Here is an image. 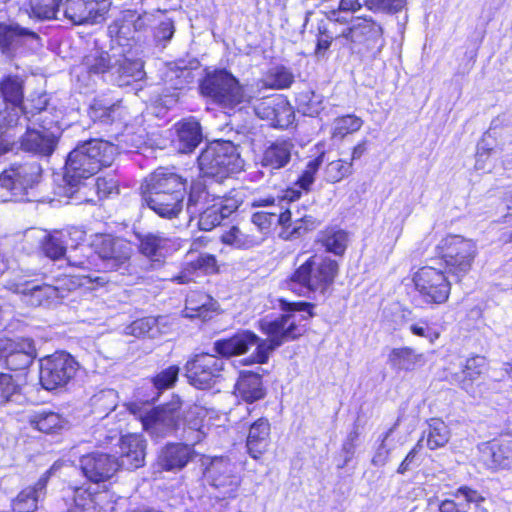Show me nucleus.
Wrapping results in <instances>:
<instances>
[{
    "label": "nucleus",
    "mask_w": 512,
    "mask_h": 512,
    "mask_svg": "<svg viewBox=\"0 0 512 512\" xmlns=\"http://www.w3.org/2000/svg\"><path fill=\"white\" fill-rule=\"evenodd\" d=\"M284 311L274 319L264 318L258 322L260 331L267 336L263 339L250 330H243L230 338L217 340L214 350L224 357L246 353L255 346L254 353L244 360L245 364L267 363L271 353L282 344L293 341L306 331L307 321L313 317L314 305L307 302L281 301Z\"/></svg>",
    "instance_id": "f257e3e1"
},
{
    "label": "nucleus",
    "mask_w": 512,
    "mask_h": 512,
    "mask_svg": "<svg viewBox=\"0 0 512 512\" xmlns=\"http://www.w3.org/2000/svg\"><path fill=\"white\" fill-rule=\"evenodd\" d=\"M116 147L109 141L90 139L79 143L68 155L63 182L65 195L71 197L83 179L96 174L102 166H109Z\"/></svg>",
    "instance_id": "f03ea898"
},
{
    "label": "nucleus",
    "mask_w": 512,
    "mask_h": 512,
    "mask_svg": "<svg viewBox=\"0 0 512 512\" xmlns=\"http://www.w3.org/2000/svg\"><path fill=\"white\" fill-rule=\"evenodd\" d=\"M294 272L286 280L287 288L295 294L310 297L313 293L324 295L338 275L339 265L330 257L307 252L298 253Z\"/></svg>",
    "instance_id": "7ed1b4c3"
},
{
    "label": "nucleus",
    "mask_w": 512,
    "mask_h": 512,
    "mask_svg": "<svg viewBox=\"0 0 512 512\" xmlns=\"http://www.w3.org/2000/svg\"><path fill=\"white\" fill-rule=\"evenodd\" d=\"M200 90L204 96L229 110H241L251 100L239 81L225 69L207 72L200 83Z\"/></svg>",
    "instance_id": "20e7f679"
},
{
    "label": "nucleus",
    "mask_w": 512,
    "mask_h": 512,
    "mask_svg": "<svg viewBox=\"0 0 512 512\" xmlns=\"http://www.w3.org/2000/svg\"><path fill=\"white\" fill-rule=\"evenodd\" d=\"M198 165L204 176L223 179L240 171L244 161L231 141H214L201 152Z\"/></svg>",
    "instance_id": "39448f33"
},
{
    "label": "nucleus",
    "mask_w": 512,
    "mask_h": 512,
    "mask_svg": "<svg viewBox=\"0 0 512 512\" xmlns=\"http://www.w3.org/2000/svg\"><path fill=\"white\" fill-rule=\"evenodd\" d=\"M437 248L445 263L446 272L457 281L470 272L478 255L477 243L461 235H447L441 239Z\"/></svg>",
    "instance_id": "423d86ee"
},
{
    "label": "nucleus",
    "mask_w": 512,
    "mask_h": 512,
    "mask_svg": "<svg viewBox=\"0 0 512 512\" xmlns=\"http://www.w3.org/2000/svg\"><path fill=\"white\" fill-rule=\"evenodd\" d=\"M79 369L78 362L66 352H55L40 360V383L46 390L67 385Z\"/></svg>",
    "instance_id": "0eeeda50"
},
{
    "label": "nucleus",
    "mask_w": 512,
    "mask_h": 512,
    "mask_svg": "<svg viewBox=\"0 0 512 512\" xmlns=\"http://www.w3.org/2000/svg\"><path fill=\"white\" fill-rule=\"evenodd\" d=\"M41 175V167L36 162L13 164L0 174V187L10 192V198L4 201L26 200L28 188H32Z\"/></svg>",
    "instance_id": "6e6552de"
},
{
    "label": "nucleus",
    "mask_w": 512,
    "mask_h": 512,
    "mask_svg": "<svg viewBox=\"0 0 512 512\" xmlns=\"http://www.w3.org/2000/svg\"><path fill=\"white\" fill-rule=\"evenodd\" d=\"M92 248L107 272L126 268L132 255V247L128 241L110 234L95 235Z\"/></svg>",
    "instance_id": "1a4fd4ad"
},
{
    "label": "nucleus",
    "mask_w": 512,
    "mask_h": 512,
    "mask_svg": "<svg viewBox=\"0 0 512 512\" xmlns=\"http://www.w3.org/2000/svg\"><path fill=\"white\" fill-rule=\"evenodd\" d=\"M225 361L214 354H196L185 364L188 382L198 389L211 388L221 377Z\"/></svg>",
    "instance_id": "9d476101"
},
{
    "label": "nucleus",
    "mask_w": 512,
    "mask_h": 512,
    "mask_svg": "<svg viewBox=\"0 0 512 512\" xmlns=\"http://www.w3.org/2000/svg\"><path fill=\"white\" fill-rule=\"evenodd\" d=\"M413 282L426 303L442 304L449 297L451 284L441 270L430 266L422 267L414 274Z\"/></svg>",
    "instance_id": "9b49d317"
},
{
    "label": "nucleus",
    "mask_w": 512,
    "mask_h": 512,
    "mask_svg": "<svg viewBox=\"0 0 512 512\" xmlns=\"http://www.w3.org/2000/svg\"><path fill=\"white\" fill-rule=\"evenodd\" d=\"M180 409L179 398L152 409L142 417L143 428L156 438L171 435L180 429Z\"/></svg>",
    "instance_id": "f8f14e48"
},
{
    "label": "nucleus",
    "mask_w": 512,
    "mask_h": 512,
    "mask_svg": "<svg viewBox=\"0 0 512 512\" xmlns=\"http://www.w3.org/2000/svg\"><path fill=\"white\" fill-rule=\"evenodd\" d=\"M301 192L294 189H287L284 193L282 200H288L290 205L285 211L279 213L278 224L290 229L289 238H298L307 233L308 231L314 230L318 222L312 216L307 214L305 207L300 206L294 201L300 197Z\"/></svg>",
    "instance_id": "ddd939ff"
},
{
    "label": "nucleus",
    "mask_w": 512,
    "mask_h": 512,
    "mask_svg": "<svg viewBox=\"0 0 512 512\" xmlns=\"http://www.w3.org/2000/svg\"><path fill=\"white\" fill-rule=\"evenodd\" d=\"M0 93L5 103V108L0 109V126L14 128L19 124L24 101L23 81L17 76L5 77L0 82Z\"/></svg>",
    "instance_id": "4468645a"
},
{
    "label": "nucleus",
    "mask_w": 512,
    "mask_h": 512,
    "mask_svg": "<svg viewBox=\"0 0 512 512\" xmlns=\"http://www.w3.org/2000/svg\"><path fill=\"white\" fill-rule=\"evenodd\" d=\"M204 477L219 490L223 499L235 497L240 478L234 473V465L229 460L214 458L206 467Z\"/></svg>",
    "instance_id": "2eb2a0df"
},
{
    "label": "nucleus",
    "mask_w": 512,
    "mask_h": 512,
    "mask_svg": "<svg viewBox=\"0 0 512 512\" xmlns=\"http://www.w3.org/2000/svg\"><path fill=\"white\" fill-rule=\"evenodd\" d=\"M36 356L35 344L31 339H0V360H4L10 370L28 368Z\"/></svg>",
    "instance_id": "dca6fc26"
},
{
    "label": "nucleus",
    "mask_w": 512,
    "mask_h": 512,
    "mask_svg": "<svg viewBox=\"0 0 512 512\" xmlns=\"http://www.w3.org/2000/svg\"><path fill=\"white\" fill-rule=\"evenodd\" d=\"M110 5L108 0H65L61 3L64 16L76 25L100 22Z\"/></svg>",
    "instance_id": "f3484780"
},
{
    "label": "nucleus",
    "mask_w": 512,
    "mask_h": 512,
    "mask_svg": "<svg viewBox=\"0 0 512 512\" xmlns=\"http://www.w3.org/2000/svg\"><path fill=\"white\" fill-rule=\"evenodd\" d=\"M18 126L24 124L38 125L40 128L55 127L58 124V115L49 107L46 94L30 96L23 101Z\"/></svg>",
    "instance_id": "a211bd4d"
},
{
    "label": "nucleus",
    "mask_w": 512,
    "mask_h": 512,
    "mask_svg": "<svg viewBox=\"0 0 512 512\" xmlns=\"http://www.w3.org/2000/svg\"><path fill=\"white\" fill-rule=\"evenodd\" d=\"M80 469L84 477L93 483L109 480L118 471V459L110 454L92 452L80 457Z\"/></svg>",
    "instance_id": "6ab92c4d"
},
{
    "label": "nucleus",
    "mask_w": 512,
    "mask_h": 512,
    "mask_svg": "<svg viewBox=\"0 0 512 512\" xmlns=\"http://www.w3.org/2000/svg\"><path fill=\"white\" fill-rule=\"evenodd\" d=\"M25 134L21 137V149L42 156H50L57 145L59 127L40 128L38 125L24 124Z\"/></svg>",
    "instance_id": "aec40b11"
},
{
    "label": "nucleus",
    "mask_w": 512,
    "mask_h": 512,
    "mask_svg": "<svg viewBox=\"0 0 512 512\" xmlns=\"http://www.w3.org/2000/svg\"><path fill=\"white\" fill-rule=\"evenodd\" d=\"M85 239V232L79 228H69L47 233L42 242L41 251L51 260H59L66 255L69 247L77 248L78 244Z\"/></svg>",
    "instance_id": "412c9836"
},
{
    "label": "nucleus",
    "mask_w": 512,
    "mask_h": 512,
    "mask_svg": "<svg viewBox=\"0 0 512 512\" xmlns=\"http://www.w3.org/2000/svg\"><path fill=\"white\" fill-rule=\"evenodd\" d=\"M186 180L167 168L156 169L146 178L142 193H174L176 197H185Z\"/></svg>",
    "instance_id": "4be33fe9"
},
{
    "label": "nucleus",
    "mask_w": 512,
    "mask_h": 512,
    "mask_svg": "<svg viewBox=\"0 0 512 512\" xmlns=\"http://www.w3.org/2000/svg\"><path fill=\"white\" fill-rule=\"evenodd\" d=\"M382 27L369 19H357L342 32V36L354 43L365 44L369 49L379 51L384 40Z\"/></svg>",
    "instance_id": "5701e85b"
},
{
    "label": "nucleus",
    "mask_w": 512,
    "mask_h": 512,
    "mask_svg": "<svg viewBox=\"0 0 512 512\" xmlns=\"http://www.w3.org/2000/svg\"><path fill=\"white\" fill-rule=\"evenodd\" d=\"M10 289L21 294L22 301L32 307L51 306L64 297L62 290L49 284H15Z\"/></svg>",
    "instance_id": "b1692460"
},
{
    "label": "nucleus",
    "mask_w": 512,
    "mask_h": 512,
    "mask_svg": "<svg viewBox=\"0 0 512 512\" xmlns=\"http://www.w3.org/2000/svg\"><path fill=\"white\" fill-rule=\"evenodd\" d=\"M120 466L134 470L144 465L146 442L142 435L128 434L120 439Z\"/></svg>",
    "instance_id": "393cba45"
},
{
    "label": "nucleus",
    "mask_w": 512,
    "mask_h": 512,
    "mask_svg": "<svg viewBox=\"0 0 512 512\" xmlns=\"http://www.w3.org/2000/svg\"><path fill=\"white\" fill-rule=\"evenodd\" d=\"M453 499L443 500L439 505L440 512H470L478 510L485 498L468 486L459 487L453 494Z\"/></svg>",
    "instance_id": "a878e982"
},
{
    "label": "nucleus",
    "mask_w": 512,
    "mask_h": 512,
    "mask_svg": "<svg viewBox=\"0 0 512 512\" xmlns=\"http://www.w3.org/2000/svg\"><path fill=\"white\" fill-rule=\"evenodd\" d=\"M174 193H142L147 206L160 217L172 219L179 215L185 197H176Z\"/></svg>",
    "instance_id": "bb28decb"
},
{
    "label": "nucleus",
    "mask_w": 512,
    "mask_h": 512,
    "mask_svg": "<svg viewBox=\"0 0 512 512\" xmlns=\"http://www.w3.org/2000/svg\"><path fill=\"white\" fill-rule=\"evenodd\" d=\"M49 472L43 474L33 485L23 489L13 501L14 512H34L38 508V502L46 496V488Z\"/></svg>",
    "instance_id": "cd10ccee"
},
{
    "label": "nucleus",
    "mask_w": 512,
    "mask_h": 512,
    "mask_svg": "<svg viewBox=\"0 0 512 512\" xmlns=\"http://www.w3.org/2000/svg\"><path fill=\"white\" fill-rule=\"evenodd\" d=\"M175 129L176 138L173 142L180 153L192 152L202 141L200 123L194 118L178 122Z\"/></svg>",
    "instance_id": "c85d7f7f"
},
{
    "label": "nucleus",
    "mask_w": 512,
    "mask_h": 512,
    "mask_svg": "<svg viewBox=\"0 0 512 512\" xmlns=\"http://www.w3.org/2000/svg\"><path fill=\"white\" fill-rule=\"evenodd\" d=\"M205 417V411L198 405L190 406L183 413V417L180 416V426H183L182 438L195 445L203 440L205 432L203 431V420Z\"/></svg>",
    "instance_id": "c756f323"
},
{
    "label": "nucleus",
    "mask_w": 512,
    "mask_h": 512,
    "mask_svg": "<svg viewBox=\"0 0 512 512\" xmlns=\"http://www.w3.org/2000/svg\"><path fill=\"white\" fill-rule=\"evenodd\" d=\"M219 305L210 295L192 291L187 295L184 315L187 318H201L206 321L218 310Z\"/></svg>",
    "instance_id": "7c9ffc66"
},
{
    "label": "nucleus",
    "mask_w": 512,
    "mask_h": 512,
    "mask_svg": "<svg viewBox=\"0 0 512 512\" xmlns=\"http://www.w3.org/2000/svg\"><path fill=\"white\" fill-rule=\"evenodd\" d=\"M270 443V423L265 418H259L250 425L246 447L248 454L259 459L268 449Z\"/></svg>",
    "instance_id": "2f4dec72"
},
{
    "label": "nucleus",
    "mask_w": 512,
    "mask_h": 512,
    "mask_svg": "<svg viewBox=\"0 0 512 512\" xmlns=\"http://www.w3.org/2000/svg\"><path fill=\"white\" fill-rule=\"evenodd\" d=\"M190 443L168 444L159 455V464L166 471L183 469L192 459L194 450Z\"/></svg>",
    "instance_id": "473e14b6"
},
{
    "label": "nucleus",
    "mask_w": 512,
    "mask_h": 512,
    "mask_svg": "<svg viewBox=\"0 0 512 512\" xmlns=\"http://www.w3.org/2000/svg\"><path fill=\"white\" fill-rule=\"evenodd\" d=\"M26 38L38 39V35L14 22L0 23V50L3 54L11 55Z\"/></svg>",
    "instance_id": "72a5a7b5"
},
{
    "label": "nucleus",
    "mask_w": 512,
    "mask_h": 512,
    "mask_svg": "<svg viewBox=\"0 0 512 512\" xmlns=\"http://www.w3.org/2000/svg\"><path fill=\"white\" fill-rule=\"evenodd\" d=\"M139 59H128L124 55L113 54L112 73L117 75L119 86L129 85L132 81L142 80L145 72Z\"/></svg>",
    "instance_id": "f704fd0d"
},
{
    "label": "nucleus",
    "mask_w": 512,
    "mask_h": 512,
    "mask_svg": "<svg viewBox=\"0 0 512 512\" xmlns=\"http://www.w3.org/2000/svg\"><path fill=\"white\" fill-rule=\"evenodd\" d=\"M480 461L489 469L508 467L512 451L506 444L498 442H485L478 446Z\"/></svg>",
    "instance_id": "c9c22d12"
},
{
    "label": "nucleus",
    "mask_w": 512,
    "mask_h": 512,
    "mask_svg": "<svg viewBox=\"0 0 512 512\" xmlns=\"http://www.w3.org/2000/svg\"><path fill=\"white\" fill-rule=\"evenodd\" d=\"M294 149L292 141L277 140L264 150L261 164L270 169H281L291 161Z\"/></svg>",
    "instance_id": "e433bc0d"
},
{
    "label": "nucleus",
    "mask_w": 512,
    "mask_h": 512,
    "mask_svg": "<svg viewBox=\"0 0 512 512\" xmlns=\"http://www.w3.org/2000/svg\"><path fill=\"white\" fill-rule=\"evenodd\" d=\"M236 392L244 401L252 403L265 396L261 376L251 371H242L236 383Z\"/></svg>",
    "instance_id": "4c0bfd02"
},
{
    "label": "nucleus",
    "mask_w": 512,
    "mask_h": 512,
    "mask_svg": "<svg viewBox=\"0 0 512 512\" xmlns=\"http://www.w3.org/2000/svg\"><path fill=\"white\" fill-rule=\"evenodd\" d=\"M222 242L238 249H250L260 245L264 241L261 232H255L253 228L241 229L237 226L231 227L221 236Z\"/></svg>",
    "instance_id": "58836bf2"
},
{
    "label": "nucleus",
    "mask_w": 512,
    "mask_h": 512,
    "mask_svg": "<svg viewBox=\"0 0 512 512\" xmlns=\"http://www.w3.org/2000/svg\"><path fill=\"white\" fill-rule=\"evenodd\" d=\"M391 369L400 371H413L417 366L423 364V354L417 353L410 347L393 348L387 359Z\"/></svg>",
    "instance_id": "ea45409f"
},
{
    "label": "nucleus",
    "mask_w": 512,
    "mask_h": 512,
    "mask_svg": "<svg viewBox=\"0 0 512 512\" xmlns=\"http://www.w3.org/2000/svg\"><path fill=\"white\" fill-rule=\"evenodd\" d=\"M426 440V446L430 450H436L444 447L450 439V430L448 426L439 418H432L427 423V429L424 430L422 437Z\"/></svg>",
    "instance_id": "a19ab883"
},
{
    "label": "nucleus",
    "mask_w": 512,
    "mask_h": 512,
    "mask_svg": "<svg viewBox=\"0 0 512 512\" xmlns=\"http://www.w3.org/2000/svg\"><path fill=\"white\" fill-rule=\"evenodd\" d=\"M139 240V251L148 258L159 261L163 257V250L168 246L169 239L154 233L137 235Z\"/></svg>",
    "instance_id": "79ce46f5"
},
{
    "label": "nucleus",
    "mask_w": 512,
    "mask_h": 512,
    "mask_svg": "<svg viewBox=\"0 0 512 512\" xmlns=\"http://www.w3.org/2000/svg\"><path fill=\"white\" fill-rule=\"evenodd\" d=\"M83 65L89 74L100 75L112 71L113 55L100 49H94L84 57Z\"/></svg>",
    "instance_id": "37998d69"
},
{
    "label": "nucleus",
    "mask_w": 512,
    "mask_h": 512,
    "mask_svg": "<svg viewBox=\"0 0 512 512\" xmlns=\"http://www.w3.org/2000/svg\"><path fill=\"white\" fill-rule=\"evenodd\" d=\"M31 425L44 433H52L65 424L64 419L52 411H40L30 416Z\"/></svg>",
    "instance_id": "c03bdc74"
},
{
    "label": "nucleus",
    "mask_w": 512,
    "mask_h": 512,
    "mask_svg": "<svg viewBox=\"0 0 512 512\" xmlns=\"http://www.w3.org/2000/svg\"><path fill=\"white\" fill-rule=\"evenodd\" d=\"M298 110L306 116L314 117L323 110V96L312 90H304L296 97Z\"/></svg>",
    "instance_id": "a18cd8bd"
},
{
    "label": "nucleus",
    "mask_w": 512,
    "mask_h": 512,
    "mask_svg": "<svg viewBox=\"0 0 512 512\" xmlns=\"http://www.w3.org/2000/svg\"><path fill=\"white\" fill-rule=\"evenodd\" d=\"M318 241L328 252L342 255L347 247L348 235L343 230L329 229L321 233Z\"/></svg>",
    "instance_id": "49530a36"
},
{
    "label": "nucleus",
    "mask_w": 512,
    "mask_h": 512,
    "mask_svg": "<svg viewBox=\"0 0 512 512\" xmlns=\"http://www.w3.org/2000/svg\"><path fill=\"white\" fill-rule=\"evenodd\" d=\"M90 115L94 121H99L103 124H111L121 118L122 108L119 103L104 105L101 102H96L91 107Z\"/></svg>",
    "instance_id": "de8ad7c7"
},
{
    "label": "nucleus",
    "mask_w": 512,
    "mask_h": 512,
    "mask_svg": "<svg viewBox=\"0 0 512 512\" xmlns=\"http://www.w3.org/2000/svg\"><path fill=\"white\" fill-rule=\"evenodd\" d=\"M275 118H273V127L287 128L294 121V111L289 102L280 97L276 96L275 106Z\"/></svg>",
    "instance_id": "09e8293b"
},
{
    "label": "nucleus",
    "mask_w": 512,
    "mask_h": 512,
    "mask_svg": "<svg viewBox=\"0 0 512 512\" xmlns=\"http://www.w3.org/2000/svg\"><path fill=\"white\" fill-rule=\"evenodd\" d=\"M362 125V119L355 115H346L336 118L333 124V137L343 138L347 134L360 130Z\"/></svg>",
    "instance_id": "8fccbe9b"
},
{
    "label": "nucleus",
    "mask_w": 512,
    "mask_h": 512,
    "mask_svg": "<svg viewBox=\"0 0 512 512\" xmlns=\"http://www.w3.org/2000/svg\"><path fill=\"white\" fill-rule=\"evenodd\" d=\"M227 218L226 214L217 203L206 208L199 216V227L204 231H210L221 224Z\"/></svg>",
    "instance_id": "3c124183"
},
{
    "label": "nucleus",
    "mask_w": 512,
    "mask_h": 512,
    "mask_svg": "<svg viewBox=\"0 0 512 512\" xmlns=\"http://www.w3.org/2000/svg\"><path fill=\"white\" fill-rule=\"evenodd\" d=\"M116 392L112 389L102 390L91 398V405L99 413L108 415L117 406Z\"/></svg>",
    "instance_id": "603ef678"
},
{
    "label": "nucleus",
    "mask_w": 512,
    "mask_h": 512,
    "mask_svg": "<svg viewBox=\"0 0 512 512\" xmlns=\"http://www.w3.org/2000/svg\"><path fill=\"white\" fill-rule=\"evenodd\" d=\"M157 332V320L153 317L137 319L127 327V333L135 337H154Z\"/></svg>",
    "instance_id": "864d4df0"
},
{
    "label": "nucleus",
    "mask_w": 512,
    "mask_h": 512,
    "mask_svg": "<svg viewBox=\"0 0 512 512\" xmlns=\"http://www.w3.org/2000/svg\"><path fill=\"white\" fill-rule=\"evenodd\" d=\"M352 173V163L342 159L331 161L325 168L326 180L330 183H336Z\"/></svg>",
    "instance_id": "5fc2aeb1"
},
{
    "label": "nucleus",
    "mask_w": 512,
    "mask_h": 512,
    "mask_svg": "<svg viewBox=\"0 0 512 512\" xmlns=\"http://www.w3.org/2000/svg\"><path fill=\"white\" fill-rule=\"evenodd\" d=\"M486 360L482 356H474L468 358L463 368V374L465 376V380L462 381L461 387L467 389L469 382L477 379L481 374L485 367Z\"/></svg>",
    "instance_id": "6e6d98bb"
},
{
    "label": "nucleus",
    "mask_w": 512,
    "mask_h": 512,
    "mask_svg": "<svg viewBox=\"0 0 512 512\" xmlns=\"http://www.w3.org/2000/svg\"><path fill=\"white\" fill-rule=\"evenodd\" d=\"M322 155L310 160L302 174L296 181V185L304 191H309L315 181V175L322 164Z\"/></svg>",
    "instance_id": "4d7b16f0"
},
{
    "label": "nucleus",
    "mask_w": 512,
    "mask_h": 512,
    "mask_svg": "<svg viewBox=\"0 0 512 512\" xmlns=\"http://www.w3.org/2000/svg\"><path fill=\"white\" fill-rule=\"evenodd\" d=\"M268 80L271 87L285 89L293 83L294 75L290 69L284 66H277L269 71Z\"/></svg>",
    "instance_id": "13d9d810"
},
{
    "label": "nucleus",
    "mask_w": 512,
    "mask_h": 512,
    "mask_svg": "<svg viewBox=\"0 0 512 512\" xmlns=\"http://www.w3.org/2000/svg\"><path fill=\"white\" fill-rule=\"evenodd\" d=\"M45 239V231L37 228H32L25 231L22 241L21 250L27 254L34 253L41 250L42 242Z\"/></svg>",
    "instance_id": "bf43d9fd"
},
{
    "label": "nucleus",
    "mask_w": 512,
    "mask_h": 512,
    "mask_svg": "<svg viewBox=\"0 0 512 512\" xmlns=\"http://www.w3.org/2000/svg\"><path fill=\"white\" fill-rule=\"evenodd\" d=\"M180 368L177 365H171L161 370L152 382L157 390H165L174 386L179 376Z\"/></svg>",
    "instance_id": "052dcab7"
},
{
    "label": "nucleus",
    "mask_w": 512,
    "mask_h": 512,
    "mask_svg": "<svg viewBox=\"0 0 512 512\" xmlns=\"http://www.w3.org/2000/svg\"><path fill=\"white\" fill-rule=\"evenodd\" d=\"M19 386L8 373H0V407L5 406L18 394Z\"/></svg>",
    "instance_id": "680f3d73"
},
{
    "label": "nucleus",
    "mask_w": 512,
    "mask_h": 512,
    "mask_svg": "<svg viewBox=\"0 0 512 512\" xmlns=\"http://www.w3.org/2000/svg\"><path fill=\"white\" fill-rule=\"evenodd\" d=\"M62 1L63 0H49V3H38L32 5V14L41 20L56 18Z\"/></svg>",
    "instance_id": "e2e57ef3"
},
{
    "label": "nucleus",
    "mask_w": 512,
    "mask_h": 512,
    "mask_svg": "<svg viewBox=\"0 0 512 512\" xmlns=\"http://www.w3.org/2000/svg\"><path fill=\"white\" fill-rule=\"evenodd\" d=\"M279 213H264L256 212L251 217L253 229L255 232H261L265 237V234L269 231L271 225L274 222L278 223Z\"/></svg>",
    "instance_id": "0e129e2a"
},
{
    "label": "nucleus",
    "mask_w": 512,
    "mask_h": 512,
    "mask_svg": "<svg viewBox=\"0 0 512 512\" xmlns=\"http://www.w3.org/2000/svg\"><path fill=\"white\" fill-rule=\"evenodd\" d=\"M276 97L266 98L257 101L253 106L255 115L263 120H266L272 125L273 118H275Z\"/></svg>",
    "instance_id": "69168bd1"
},
{
    "label": "nucleus",
    "mask_w": 512,
    "mask_h": 512,
    "mask_svg": "<svg viewBox=\"0 0 512 512\" xmlns=\"http://www.w3.org/2000/svg\"><path fill=\"white\" fill-rule=\"evenodd\" d=\"M175 33L174 22L166 19L160 22L154 29V39L158 45L166 47Z\"/></svg>",
    "instance_id": "338daca9"
},
{
    "label": "nucleus",
    "mask_w": 512,
    "mask_h": 512,
    "mask_svg": "<svg viewBox=\"0 0 512 512\" xmlns=\"http://www.w3.org/2000/svg\"><path fill=\"white\" fill-rule=\"evenodd\" d=\"M367 3L370 9L380 12L396 13L405 7L407 0H367Z\"/></svg>",
    "instance_id": "774afa93"
}]
</instances>
